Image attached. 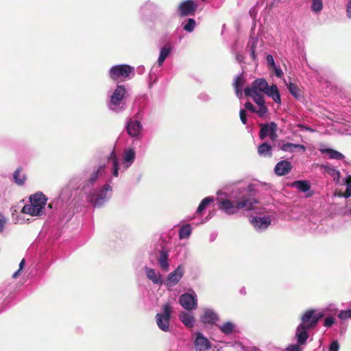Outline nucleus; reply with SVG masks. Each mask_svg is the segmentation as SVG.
Returning a JSON list of instances; mask_svg holds the SVG:
<instances>
[{
  "instance_id": "9d476101",
  "label": "nucleus",
  "mask_w": 351,
  "mask_h": 351,
  "mask_svg": "<svg viewBox=\"0 0 351 351\" xmlns=\"http://www.w3.org/2000/svg\"><path fill=\"white\" fill-rule=\"evenodd\" d=\"M185 273V267L182 265H179L177 267L170 272L164 279V285L167 289L175 287L183 278Z\"/></svg>"
},
{
  "instance_id": "a19ab883",
  "label": "nucleus",
  "mask_w": 351,
  "mask_h": 351,
  "mask_svg": "<svg viewBox=\"0 0 351 351\" xmlns=\"http://www.w3.org/2000/svg\"><path fill=\"white\" fill-rule=\"evenodd\" d=\"M311 10L315 13L320 12L323 9L322 0H312Z\"/></svg>"
},
{
  "instance_id": "58836bf2",
  "label": "nucleus",
  "mask_w": 351,
  "mask_h": 351,
  "mask_svg": "<svg viewBox=\"0 0 351 351\" xmlns=\"http://www.w3.org/2000/svg\"><path fill=\"white\" fill-rule=\"evenodd\" d=\"M196 21L194 19H189L186 21L185 24L183 26L184 30L187 32H192L196 27Z\"/></svg>"
},
{
  "instance_id": "ea45409f",
  "label": "nucleus",
  "mask_w": 351,
  "mask_h": 351,
  "mask_svg": "<svg viewBox=\"0 0 351 351\" xmlns=\"http://www.w3.org/2000/svg\"><path fill=\"white\" fill-rule=\"evenodd\" d=\"M344 182L346 186V190L343 194V197L348 198L351 197V175H348L345 178Z\"/></svg>"
},
{
  "instance_id": "c03bdc74",
  "label": "nucleus",
  "mask_w": 351,
  "mask_h": 351,
  "mask_svg": "<svg viewBox=\"0 0 351 351\" xmlns=\"http://www.w3.org/2000/svg\"><path fill=\"white\" fill-rule=\"evenodd\" d=\"M243 191H247L249 194L245 195L246 197H251L255 194V184H250L246 189L243 188V190L239 189V193H241Z\"/></svg>"
},
{
  "instance_id": "49530a36",
  "label": "nucleus",
  "mask_w": 351,
  "mask_h": 351,
  "mask_svg": "<svg viewBox=\"0 0 351 351\" xmlns=\"http://www.w3.org/2000/svg\"><path fill=\"white\" fill-rule=\"evenodd\" d=\"M302 346L303 345H300L298 343H297V344H291V345H289L287 348V351H302L303 350Z\"/></svg>"
},
{
  "instance_id": "72a5a7b5",
  "label": "nucleus",
  "mask_w": 351,
  "mask_h": 351,
  "mask_svg": "<svg viewBox=\"0 0 351 351\" xmlns=\"http://www.w3.org/2000/svg\"><path fill=\"white\" fill-rule=\"evenodd\" d=\"M157 8V5L149 1H146L141 7V12L143 15H146L149 12H152L156 10Z\"/></svg>"
},
{
  "instance_id": "c756f323",
  "label": "nucleus",
  "mask_w": 351,
  "mask_h": 351,
  "mask_svg": "<svg viewBox=\"0 0 351 351\" xmlns=\"http://www.w3.org/2000/svg\"><path fill=\"white\" fill-rule=\"evenodd\" d=\"M192 232V227L189 223L183 224L179 228V238L180 239H188Z\"/></svg>"
},
{
  "instance_id": "5fc2aeb1",
  "label": "nucleus",
  "mask_w": 351,
  "mask_h": 351,
  "mask_svg": "<svg viewBox=\"0 0 351 351\" xmlns=\"http://www.w3.org/2000/svg\"><path fill=\"white\" fill-rule=\"evenodd\" d=\"M297 127L299 128L301 130H306V131H308V132H313L315 131L311 128L308 127V126H305V125H302V124H298Z\"/></svg>"
},
{
  "instance_id": "20e7f679",
  "label": "nucleus",
  "mask_w": 351,
  "mask_h": 351,
  "mask_svg": "<svg viewBox=\"0 0 351 351\" xmlns=\"http://www.w3.org/2000/svg\"><path fill=\"white\" fill-rule=\"evenodd\" d=\"M128 92L124 85H117L107 93L106 105L108 108L115 112L121 113L126 108L125 99Z\"/></svg>"
},
{
  "instance_id": "ddd939ff",
  "label": "nucleus",
  "mask_w": 351,
  "mask_h": 351,
  "mask_svg": "<svg viewBox=\"0 0 351 351\" xmlns=\"http://www.w3.org/2000/svg\"><path fill=\"white\" fill-rule=\"evenodd\" d=\"M310 229H315V231L323 233L330 232L334 229L333 221H305Z\"/></svg>"
},
{
  "instance_id": "e2e57ef3",
  "label": "nucleus",
  "mask_w": 351,
  "mask_h": 351,
  "mask_svg": "<svg viewBox=\"0 0 351 351\" xmlns=\"http://www.w3.org/2000/svg\"><path fill=\"white\" fill-rule=\"evenodd\" d=\"M240 293L242 294H245V289L243 287L240 290Z\"/></svg>"
},
{
  "instance_id": "f3484780",
  "label": "nucleus",
  "mask_w": 351,
  "mask_h": 351,
  "mask_svg": "<svg viewBox=\"0 0 351 351\" xmlns=\"http://www.w3.org/2000/svg\"><path fill=\"white\" fill-rule=\"evenodd\" d=\"M212 347L210 341L202 333H195L194 348L195 351H209Z\"/></svg>"
},
{
  "instance_id": "7ed1b4c3",
  "label": "nucleus",
  "mask_w": 351,
  "mask_h": 351,
  "mask_svg": "<svg viewBox=\"0 0 351 351\" xmlns=\"http://www.w3.org/2000/svg\"><path fill=\"white\" fill-rule=\"evenodd\" d=\"M219 209L227 215H234L240 211H248L254 208L258 201L254 197L241 196L234 200L217 198Z\"/></svg>"
},
{
  "instance_id": "473e14b6",
  "label": "nucleus",
  "mask_w": 351,
  "mask_h": 351,
  "mask_svg": "<svg viewBox=\"0 0 351 351\" xmlns=\"http://www.w3.org/2000/svg\"><path fill=\"white\" fill-rule=\"evenodd\" d=\"M293 186L304 193L308 191L311 188L309 182L306 180L295 181L293 183Z\"/></svg>"
},
{
  "instance_id": "0eeeda50",
  "label": "nucleus",
  "mask_w": 351,
  "mask_h": 351,
  "mask_svg": "<svg viewBox=\"0 0 351 351\" xmlns=\"http://www.w3.org/2000/svg\"><path fill=\"white\" fill-rule=\"evenodd\" d=\"M173 308L169 302L165 303L161 308V311L156 315V322L158 327L163 332L170 330V319Z\"/></svg>"
},
{
  "instance_id": "4be33fe9",
  "label": "nucleus",
  "mask_w": 351,
  "mask_h": 351,
  "mask_svg": "<svg viewBox=\"0 0 351 351\" xmlns=\"http://www.w3.org/2000/svg\"><path fill=\"white\" fill-rule=\"evenodd\" d=\"M291 167L292 166L290 162L287 160H281L275 166L274 171L278 176H285L290 172Z\"/></svg>"
},
{
  "instance_id": "9b49d317",
  "label": "nucleus",
  "mask_w": 351,
  "mask_h": 351,
  "mask_svg": "<svg viewBox=\"0 0 351 351\" xmlns=\"http://www.w3.org/2000/svg\"><path fill=\"white\" fill-rule=\"evenodd\" d=\"M180 305L187 311H193L197 307V297L194 291L186 293L179 298Z\"/></svg>"
},
{
  "instance_id": "f257e3e1",
  "label": "nucleus",
  "mask_w": 351,
  "mask_h": 351,
  "mask_svg": "<svg viewBox=\"0 0 351 351\" xmlns=\"http://www.w3.org/2000/svg\"><path fill=\"white\" fill-rule=\"evenodd\" d=\"M108 167L99 165L86 169L83 173L84 180L82 184V191L87 200L95 207L103 206L112 196V189L109 183L99 186L100 181L106 177Z\"/></svg>"
},
{
  "instance_id": "6e6552de",
  "label": "nucleus",
  "mask_w": 351,
  "mask_h": 351,
  "mask_svg": "<svg viewBox=\"0 0 351 351\" xmlns=\"http://www.w3.org/2000/svg\"><path fill=\"white\" fill-rule=\"evenodd\" d=\"M267 88H268L267 81L263 78H258L253 82L251 87L244 89V93L246 96L254 99L256 98L255 96L263 97L261 93H265Z\"/></svg>"
},
{
  "instance_id": "bf43d9fd",
  "label": "nucleus",
  "mask_w": 351,
  "mask_h": 351,
  "mask_svg": "<svg viewBox=\"0 0 351 351\" xmlns=\"http://www.w3.org/2000/svg\"><path fill=\"white\" fill-rule=\"evenodd\" d=\"M236 60L238 62H242L244 60V56L240 53L236 54Z\"/></svg>"
},
{
  "instance_id": "603ef678",
  "label": "nucleus",
  "mask_w": 351,
  "mask_h": 351,
  "mask_svg": "<svg viewBox=\"0 0 351 351\" xmlns=\"http://www.w3.org/2000/svg\"><path fill=\"white\" fill-rule=\"evenodd\" d=\"M339 345L337 341H333L329 348V351H339Z\"/></svg>"
},
{
  "instance_id": "a18cd8bd",
  "label": "nucleus",
  "mask_w": 351,
  "mask_h": 351,
  "mask_svg": "<svg viewBox=\"0 0 351 351\" xmlns=\"http://www.w3.org/2000/svg\"><path fill=\"white\" fill-rule=\"evenodd\" d=\"M25 259H22L19 263V269L12 274V278L16 279L22 273V271L25 267Z\"/></svg>"
},
{
  "instance_id": "393cba45",
  "label": "nucleus",
  "mask_w": 351,
  "mask_h": 351,
  "mask_svg": "<svg viewBox=\"0 0 351 351\" xmlns=\"http://www.w3.org/2000/svg\"><path fill=\"white\" fill-rule=\"evenodd\" d=\"M265 94L267 95L268 97L272 98L274 102L277 104H280V95L278 87L276 84H272L270 86H268V88H267Z\"/></svg>"
},
{
  "instance_id": "69168bd1",
  "label": "nucleus",
  "mask_w": 351,
  "mask_h": 351,
  "mask_svg": "<svg viewBox=\"0 0 351 351\" xmlns=\"http://www.w3.org/2000/svg\"><path fill=\"white\" fill-rule=\"evenodd\" d=\"M0 219H4L3 216L2 215V214L1 213H0Z\"/></svg>"
},
{
  "instance_id": "de8ad7c7",
  "label": "nucleus",
  "mask_w": 351,
  "mask_h": 351,
  "mask_svg": "<svg viewBox=\"0 0 351 351\" xmlns=\"http://www.w3.org/2000/svg\"><path fill=\"white\" fill-rule=\"evenodd\" d=\"M335 322V319L332 317L328 316L326 317L324 322V326L326 328L332 326Z\"/></svg>"
},
{
  "instance_id": "cd10ccee",
  "label": "nucleus",
  "mask_w": 351,
  "mask_h": 351,
  "mask_svg": "<svg viewBox=\"0 0 351 351\" xmlns=\"http://www.w3.org/2000/svg\"><path fill=\"white\" fill-rule=\"evenodd\" d=\"M250 222L254 230L258 232L266 230L271 225V221H250Z\"/></svg>"
},
{
  "instance_id": "b1692460",
  "label": "nucleus",
  "mask_w": 351,
  "mask_h": 351,
  "mask_svg": "<svg viewBox=\"0 0 351 351\" xmlns=\"http://www.w3.org/2000/svg\"><path fill=\"white\" fill-rule=\"evenodd\" d=\"M322 169L328 173L332 178L335 184H339L341 178L340 171L333 166L328 165H322Z\"/></svg>"
},
{
  "instance_id": "2eb2a0df",
  "label": "nucleus",
  "mask_w": 351,
  "mask_h": 351,
  "mask_svg": "<svg viewBox=\"0 0 351 351\" xmlns=\"http://www.w3.org/2000/svg\"><path fill=\"white\" fill-rule=\"evenodd\" d=\"M197 4L193 0H185L182 1L178 7V14L180 16L194 15L197 10Z\"/></svg>"
},
{
  "instance_id": "8fccbe9b",
  "label": "nucleus",
  "mask_w": 351,
  "mask_h": 351,
  "mask_svg": "<svg viewBox=\"0 0 351 351\" xmlns=\"http://www.w3.org/2000/svg\"><path fill=\"white\" fill-rule=\"evenodd\" d=\"M240 119L243 124L247 123L246 113L244 109H241L239 111Z\"/></svg>"
},
{
  "instance_id": "79ce46f5",
  "label": "nucleus",
  "mask_w": 351,
  "mask_h": 351,
  "mask_svg": "<svg viewBox=\"0 0 351 351\" xmlns=\"http://www.w3.org/2000/svg\"><path fill=\"white\" fill-rule=\"evenodd\" d=\"M287 88L290 92V93L295 98L298 99L300 96V90L297 86V85H295V84L293 83H291L290 82L288 86H287Z\"/></svg>"
},
{
  "instance_id": "37998d69",
  "label": "nucleus",
  "mask_w": 351,
  "mask_h": 351,
  "mask_svg": "<svg viewBox=\"0 0 351 351\" xmlns=\"http://www.w3.org/2000/svg\"><path fill=\"white\" fill-rule=\"evenodd\" d=\"M233 347L237 351H260L257 348H246L241 343L236 342Z\"/></svg>"
},
{
  "instance_id": "6ab92c4d",
  "label": "nucleus",
  "mask_w": 351,
  "mask_h": 351,
  "mask_svg": "<svg viewBox=\"0 0 351 351\" xmlns=\"http://www.w3.org/2000/svg\"><path fill=\"white\" fill-rule=\"evenodd\" d=\"M169 249L162 247V249L159 251V254L157 258L158 265L159 267L163 271H168L170 268L169 263Z\"/></svg>"
},
{
  "instance_id": "4c0bfd02",
  "label": "nucleus",
  "mask_w": 351,
  "mask_h": 351,
  "mask_svg": "<svg viewBox=\"0 0 351 351\" xmlns=\"http://www.w3.org/2000/svg\"><path fill=\"white\" fill-rule=\"evenodd\" d=\"M13 178L17 184L22 185L25 182V176L21 173L20 169H17L13 173Z\"/></svg>"
},
{
  "instance_id": "f8f14e48",
  "label": "nucleus",
  "mask_w": 351,
  "mask_h": 351,
  "mask_svg": "<svg viewBox=\"0 0 351 351\" xmlns=\"http://www.w3.org/2000/svg\"><path fill=\"white\" fill-rule=\"evenodd\" d=\"M199 319L204 325L213 326L219 320V316L213 308L206 307L202 309Z\"/></svg>"
},
{
  "instance_id": "3c124183",
  "label": "nucleus",
  "mask_w": 351,
  "mask_h": 351,
  "mask_svg": "<svg viewBox=\"0 0 351 351\" xmlns=\"http://www.w3.org/2000/svg\"><path fill=\"white\" fill-rule=\"evenodd\" d=\"M266 60H267L268 65L271 68H273L274 66H276V64H275V62H274V59L273 56L271 54H268L267 56Z\"/></svg>"
},
{
  "instance_id": "c9c22d12",
  "label": "nucleus",
  "mask_w": 351,
  "mask_h": 351,
  "mask_svg": "<svg viewBox=\"0 0 351 351\" xmlns=\"http://www.w3.org/2000/svg\"><path fill=\"white\" fill-rule=\"evenodd\" d=\"M258 43L257 38H250L248 44V48L250 53V56L254 62L256 63L257 57L256 54V48Z\"/></svg>"
},
{
  "instance_id": "4468645a",
  "label": "nucleus",
  "mask_w": 351,
  "mask_h": 351,
  "mask_svg": "<svg viewBox=\"0 0 351 351\" xmlns=\"http://www.w3.org/2000/svg\"><path fill=\"white\" fill-rule=\"evenodd\" d=\"M260 127L259 137L261 140L265 139L267 136H269L272 141L276 139L277 125L276 123H261Z\"/></svg>"
},
{
  "instance_id": "423d86ee",
  "label": "nucleus",
  "mask_w": 351,
  "mask_h": 351,
  "mask_svg": "<svg viewBox=\"0 0 351 351\" xmlns=\"http://www.w3.org/2000/svg\"><path fill=\"white\" fill-rule=\"evenodd\" d=\"M134 73V68L128 64L114 65L108 71L109 77L114 81L130 80Z\"/></svg>"
},
{
  "instance_id": "13d9d810",
  "label": "nucleus",
  "mask_w": 351,
  "mask_h": 351,
  "mask_svg": "<svg viewBox=\"0 0 351 351\" xmlns=\"http://www.w3.org/2000/svg\"><path fill=\"white\" fill-rule=\"evenodd\" d=\"M347 16L351 19V0H349L346 7Z\"/></svg>"
},
{
  "instance_id": "f03ea898",
  "label": "nucleus",
  "mask_w": 351,
  "mask_h": 351,
  "mask_svg": "<svg viewBox=\"0 0 351 351\" xmlns=\"http://www.w3.org/2000/svg\"><path fill=\"white\" fill-rule=\"evenodd\" d=\"M60 198H54L48 203L47 197L42 192L37 191L28 197V204L24 205L22 213L31 217H53L58 211L60 204Z\"/></svg>"
},
{
  "instance_id": "052dcab7",
  "label": "nucleus",
  "mask_w": 351,
  "mask_h": 351,
  "mask_svg": "<svg viewBox=\"0 0 351 351\" xmlns=\"http://www.w3.org/2000/svg\"><path fill=\"white\" fill-rule=\"evenodd\" d=\"M332 306H333L332 304L328 306L326 308V311H332Z\"/></svg>"
},
{
  "instance_id": "09e8293b",
  "label": "nucleus",
  "mask_w": 351,
  "mask_h": 351,
  "mask_svg": "<svg viewBox=\"0 0 351 351\" xmlns=\"http://www.w3.org/2000/svg\"><path fill=\"white\" fill-rule=\"evenodd\" d=\"M338 317L341 320H346V319L350 318L349 309L348 310H346V311H339V313H338Z\"/></svg>"
},
{
  "instance_id": "2f4dec72",
  "label": "nucleus",
  "mask_w": 351,
  "mask_h": 351,
  "mask_svg": "<svg viewBox=\"0 0 351 351\" xmlns=\"http://www.w3.org/2000/svg\"><path fill=\"white\" fill-rule=\"evenodd\" d=\"M258 153L261 156H271V147L267 143H263L261 144L258 147Z\"/></svg>"
},
{
  "instance_id": "864d4df0",
  "label": "nucleus",
  "mask_w": 351,
  "mask_h": 351,
  "mask_svg": "<svg viewBox=\"0 0 351 351\" xmlns=\"http://www.w3.org/2000/svg\"><path fill=\"white\" fill-rule=\"evenodd\" d=\"M271 69L274 70V71L275 72L276 75L278 77L280 78L283 75V72H282V69L279 66H277L276 65L275 66H274Z\"/></svg>"
},
{
  "instance_id": "412c9836",
  "label": "nucleus",
  "mask_w": 351,
  "mask_h": 351,
  "mask_svg": "<svg viewBox=\"0 0 351 351\" xmlns=\"http://www.w3.org/2000/svg\"><path fill=\"white\" fill-rule=\"evenodd\" d=\"M173 49V45L171 43H167L160 50L157 62L159 66H162L165 59L170 55Z\"/></svg>"
},
{
  "instance_id": "e433bc0d",
  "label": "nucleus",
  "mask_w": 351,
  "mask_h": 351,
  "mask_svg": "<svg viewBox=\"0 0 351 351\" xmlns=\"http://www.w3.org/2000/svg\"><path fill=\"white\" fill-rule=\"evenodd\" d=\"M243 85V81L241 76H237L234 82V86L235 89V92L237 94V96L239 98H241L242 97V88Z\"/></svg>"
},
{
  "instance_id": "f704fd0d",
  "label": "nucleus",
  "mask_w": 351,
  "mask_h": 351,
  "mask_svg": "<svg viewBox=\"0 0 351 351\" xmlns=\"http://www.w3.org/2000/svg\"><path fill=\"white\" fill-rule=\"evenodd\" d=\"M218 328L223 334L230 335L234 331L235 326L232 322H226L218 325Z\"/></svg>"
},
{
  "instance_id": "aec40b11",
  "label": "nucleus",
  "mask_w": 351,
  "mask_h": 351,
  "mask_svg": "<svg viewBox=\"0 0 351 351\" xmlns=\"http://www.w3.org/2000/svg\"><path fill=\"white\" fill-rule=\"evenodd\" d=\"M310 328L306 327L304 325L300 324L295 330V338L297 343L300 345H305L306 340L308 338V331Z\"/></svg>"
},
{
  "instance_id": "bb28decb",
  "label": "nucleus",
  "mask_w": 351,
  "mask_h": 351,
  "mask_svg": "<svg viewBox=\"0 0 351 351\" xmlns=\"http://www.w3.org/2000/svg\"><path fill=\"white\" fill-rule=\"evenodd\" d=\"M319 151L322 154H327L330 159L341 160L345 158L341 152L330 148H320Z\"/></svg>"
},
{
  "instance_id": "1a4fd4ad",
  "label": "nucleus",
  "mask_w": 351,
  "mask_h": 351,
  "mask_svg": "<svg viewBox=\"0 0 351 351\" xmlns=\"http://www.w3.org/2000/svg\"><path fill=\"white\" fill-rule=\"evenodd\" d=\"M325 313L315 309H310L304 312L301 317V323L306 327L311 329L318 323L319 320L324 316Z\"/></svg>"
},
{
  "instance_id": "6e6d98bb",
  "label": "nucleus",
  "mask_w": 351,
  "mask_h": 351,
  "mask_svg": "<svg viewBox=\"0 0 351 351\" xmlns=\"http://www.w3.org/2000/svg\"><path fill=\"white\" fill-rule=\"evenodd\" d=\"M245 108L247 110H250V111H251L252 112H256L255 108L254 107V106L250 102H246L245 104Z\"/></svg>"
},
{
  "instance_id": "4d7b16f0",
  "label": "nucleus",
  "mask_w": 351,
  "mask_h": 351,
  "mask_svg": "<svg viewBox=\"0 0 351 351\" xmlns=\"http://www.w3.org/2000/svg\"><path fill=\"white\" fill-rule=\"evenodd\" d=\"M8 221H0V233H2L7 228Z\"/></svg>"
},
{
  "instance_id": "7c9ffc66",
  "label": "nucleus",
  "mask_w": 351,
  "mask_h": 351,
  "mask_svg": "<svg viewBox=\"0 0 351 351\" xmlns=\"http://www.w3.org/2000/svg\"><path fill=\"white\" fill-rule=\"evenodd\" d=\"M215 202V198L212 196H208L205 198H204L200 204H199L197 210H196V213L199 214V213H202L205 210L206 208H207V206L210 204L211 203H213Z\"/></svg>"
},
{
  "instance_id": "c85d7f7f",
  "label": "nucleus",
  "mask_w": 351,
  "mask_h": 351,
  "mask_svg": "<svg viewBox=\"0 0 351 351\" xmlns=\"http://www.w3.org/2000/svg\"><path fill=\"white\" fill-rule=\"evenodd\" d=\"M256 98L252 99L254 101L258 106V110H256V113L259 117H263L267 112V108L265 106V99L263 97L255 96Z\"/></svg>"
},
{
  "instance_id": "dca6fc26",
  "label": "nucleus",
  "mask_w": 351,
  "mask_h": 351,
  "mask_svg": "<svg viewBox=\"0 0 351 351\" xmlns=\"http://www.w3.org/2000/svg\"><path fill=\"white\" fill-rule=\"evenodd\" d=\"M125 128L128 135L132 138L136 139L141 138L143 125L141 121L130 119L126 123Z\"/></svg>"
},
{
  "instance_id": "5701e85b",
  "label": "nucleus",
  "mask_w": 351,
  "mask_h": 351,
  "mask_svg": "<svg viewBox=\"0 0 351 351\" xmlns=\"http://www.w3.org/2000/svg\"><path fill=\"white\" fill-rule=\"evenodd\" d=\"M280 149L286 152L293 153L296 151H300L302 153L306 152V147L300 144H295L291 143H282L279 144Z\"/></svg>"
},
{
  "instance_id": "a211bd4d",
  "label": "nucleus",
  "mask_w": 351,
  "mask_h": 351,
  "mask_svg": "<svg viewBox=\"0 0 351 351\" xmlns=\"http://www.w3.org/2000/svg\"><path fill=\"white\" fill-rule=\"evenodd\" d=\"M144 271L147 278L154 285L158 286H162L164 285L162 276L157 269L149 267H145Z\"/></svg>"
},
{
  "instance_id": "39448f33",
  "label": "nucleus",
  "mask_w": 351,
  "mask_h": 351,
  "mask_svg": "<svg viewBox=\"0 0 351 351\" xmlns=\"http://www.w3.org/2000/svg\"><path fill=\"white\" fill-rule=\"evenodd\" d=\"M136 151L133 147L125 148L122 154L121 162L118 160L116 155L112 152L110 156L112 161L111 173L112 177H118L126 171L134 162Z\"/></svg>"
},
{
  "instance_id": "338daca9",
  "label": "nucleus",
  "mask_w": 351,
  "mask_h": 351,
  "mask_svg": "<svg viewBox=\"0 0 351 351\" xmlns=\"http://www.w3.org/2000/svg\"><path fill=\"white\" fill-rule=\"evenodd\" d=\"M349 312H350V318H351V308L349 309Z\"/></svg>"
},
{
  "instance_id": "a878e982",
  "label": "nucleus",
  "mask_w": 351,
  "mask_h": 351,
  "mask_svg": "<svg viewBox=\"0 0 351 351\" xmlns=\"http://www.w3.org/2000/svg\"><path fill=\"white\" fill-rule=\"evenodd\" d=\"M179 319L182 323L187 328H191L195 326V317L191 314L186 312H181L179 314Z\"/></svg>"
},
{
  "instance_id": "0e129e2a",
  "label": "nucleus",
  "mask_w": 351,
  "mask_h": 351,
  "mask_svg": "<svg viewBox=\"0 0 351 351\" xmlns=\"http://www.w3.org/2000/svg\"><path fill=\"white\" fill-rule=\"evenodd\" d=\"M254 219H259V220H261V219H266V218L265 217H255Z\"/></svg>"
},
{
  "instance_id": "680f3d73",
  "label": "nucleus",
  "mask_w": 351,
  "mask_h": 351,
  "mask_svg": "<svg viewBox=\"0 0 351 351\" xmlns=\"http://www.w3.org/2000/svg\"><path fill=\"white\" fill-rule=\"evenodd\" d=\"M215 238H216V235L215 234H212L210 235V241H214L215 239Z\"/></svg>"
}]
</instances>
